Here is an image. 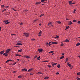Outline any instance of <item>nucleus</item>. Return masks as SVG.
<instances>
[{
	"instance_id": "nucleus-30",
	"label": "nucleus",
	"mask_w": 80,
	"mask_h": 80,
	"mask_svg": "<svg viewBox=\"0 0 80 80\" xmlns=\"http://www.w3.org/2000/svg\"><path fill=\"white\" fill-rule=\"evenodd\" d=\"M8 62H10V59H9V60H7V61H6V63H8Z\"/></svg>"
},
{
	"instance_id": "nucleus-59",
	"label": "nucleus",
	"mask_w": 80,
	"mask_h": 80,
	"mask_svg": "<svg viewBox=\"0 0 80 80\" xmlns=\"http://www.w3.org/2000/svg\"><path fill=\"white\" fill-rule=\"evenodd\" d=\"M37 20H34V22H36V21H37Z\"/></svg>"
},
{
	"instance_id": "nucleus-51",
	"label": "nucleus",
	"mask_w": 80,
	"mask_h": 80,
	"mask_svg": "<svg viewBox=\"0 0 80 80\" xmlns=\"http://www.w3.org/2000/svg\"><path fill=\"white\" fill-rule=\"evenodd\" d=\"M15 47H20V46H15Z\"/></svg>"
},
{
	"instance_id": "nucleus-41",
	"label": "nucleus",
	"mask_w": 80,
	"mask_h": 80,
	"mask_svg": "<svg viewBox=\"0 0 80 80\" xmlns=\"http://www.w3.org/2000/svg\"><path fill=\"white\" fill-rule=\"evenodd\" d=\"M68 65L69 67H71V66H72V65H71V64H68Z\"/></svg>"
},
{
	"instance_id": "nucleus-4",
	"label": "nucleus",
	"mask_w": 80,
	"mask_h": 80,
	"mask_svg": "<svg viewBox=\"0 0 80 80\" xmlns=\"http://www.w3.org/2000/svg\"><path fill=\"white\" fill-rule=\"evenodd\" d=\"M11 51V49H8L6 50V51L7 52V53H8L9 52H10V51Z\"/></svg>"
},
{
	"instance_id": "nucleus-60",
	"label": "nucleus",
	"mask_w": 80,
	"mask_h": 80,
	"mask_svg": "<svg viewBox=\"0 0 80 80\" xmlns=\"http://www.w3.org/2000/svg\"><path fill=\"white\" fill-rule=\"evenodd\" d=\"M75 3L73 2V3H72V5H73V4H75Z\"/></svg>"
},
{
	"instance_id": "nucleus-7",
	"label": "nucleus",
	"mask_w": 80,
	"mask_h": 80,
	"mask_svg": "<svg viewBox=\"0 0 80 80\" xmlns=\"http://www.w3.org/2000/svg\"><path fill=\"white\" fill-rule=\"evenodd\" d=\"M69 5H72V2L71 1H69Z\"/></svg>"
},
{
	"instance_id": "nucleus-35",
	"label": "nucleus",
	"mask_w": 80,
	"mask_h": 80,
	"mask_svg": "<svg viewBox=\"0 0 80 80\" xmlns=\"http://www.w3.org/2000/svg\"><path fill=\"white\" fill-rule=\"evenodd\" d=\"M42 74V72H38L37 73V74Z\"/></svg>"
},
{
	"instance_id": "nucleus-48",
	"label": "nucleus",
	"mask_w": 80,
	"mask_h": 80,
	"mask_svg": "<svg viewBox=\"0 0 80 80\" xmlns=\"http://www.w3.org/2000/svg\"><path fill=\"white\" fill-rule=\"evenodd\" d=\"M24 71H25V72H27V69H25Z\"/></svg>"
},
{
	"instance_id": "nucleus-28",
	"label": "nucleus",
	"mask_w": 80,
	"mask_h": 80,
	"mask_svg": "<svg viewBox=\"0 0 80 80\" xmlns=\"http://www.w3.org/2000/svg\"><path fill=\"white\" fill-rule=\"evenodd\" d=\"M67 61H68V58H66V62H67Z\"/></svg>"
},
{
	"instance_id": "nucleus-19",
	"label": "nucleus",
	"mask_w": 80,
	"mask_h": 80,
	"mask_svg": "<svg viewBox=\"0 0 80 80\" xmlns=\"http://www.w3.org/2000/svg\"><path fill=\"white\" fill-rule=\"evenodd\" d=\"M70 28V27L68 26V27H66V28L65 30H67V29H68Z\"/></svg>"
},
{
	"instance_id": "nucleus-16",
	"label": "nucleus",
	"mask_w": 80,
	"mask_h": 80,
	"mask_svg": "<svg viewBox=\"0 0 80 80\" xmlns=\"http://www.w3.org/2000/svg\"><path fill=\"white\" fill-rule=\"evenodd\" d=\"M64 42H69V40L68 39H66Z\"/></svg>"
},
{
	"instance_id": "nucleus-18",
	"label": "nucleus",
	"mask_w": 80,
	"mask_h": 80,
	"mask_svg": "<svg viewBox=\"0 0 80 80\" xmlns=\"http://www.w3.org/2000/svg\"><path fill=\"white\" fill-rule=\"evenodd\" d=\"M64 56H62L60 58V60L62 59V58H64Z\"/></svg>"
},
{
	"instance_id": "nucleus-55",
	"label": "nucleus",
	"mask_w": 80,
	"mask_h": 80,
	"mask_svg": "<svg viewBox=\"0 0 80 80\" xmlns=\"http://www.w3.org/2000/svg\"><path fill=\"white\" fill-rule=\"evenodd\" d=\"M32 41H34V40H35V39H32Z\"/></svg>"
},
{
	"instance_id": "nucleus-49",
	"label": "nucleus",
	"mask_w": 80,
	"mask_h": 80,
	"mask_svg": "<svg viewBox=\"0 0 80 80\" xmlns=\"http://www.w3.org/2000/svg\"><path fill=\"white\" fill-rule=\"evenodd\" d=\"M44 62H48V61H44Z\"/></svg>"
},
{
	"instance_id": "nucleus-15",
	"label": "nucleus",
	"mask_w": 80,
	"mask_h": 80,
	"mask_svg": "<svg viewBox=\"0 0 80 80\" xmlns=\"http://www.w3.org/2000/svg\"><path fill=\"white\" fill-rule=\"evenodd\" d=\"M46 1H47V0H41V2H45Z\"/></svg>"
},
{
	"instance_id": "nucleus-53",
	"label": "nucleus",
	"mask_w": 80,
	"mask_h": 80,
	"mask_svg": "<svg viewBox=\"0 0 80 80\" xmlns=\"http://www.w3.org/2000/svg\"><path fill=\"white\" fill-rule=\"evenodd\" d=\"M61 46H63V44L62 43V44H61Z\"/></svg>"
},
{
	"instance_id": "nucleus-24",
	"label": "nucleus",
	"mask_w": 80,
	"mask_h": 80,
	"mask_svg": "<svg viewBox=\"0 0 80 80\" xmlns=\"http://www.w3.org/2000/svg\"><path fill=\"white\" fill-rule=\"evenodd\" d=\"M32 68L28 70V72H30V71H32Z\"/></svg>"
},
{
	"instance_id": "nucleus-45",
	"label": "nucleus",
	"mask_w": 80,
	"mask_h": 80,
	"mask_svg": "<svg viewBox=\"0 0 80 80\" xmlns=\"http://www.w3.org/2000/svg\"><path fill=\"white\" fill-rule=\"evenodd\" d=\"M46 45L47 46H48V42H47L46 43Z\"/></svg>"
},
{
	"instance_id": "nucleus-38",
	"label": "nucleus",
	"mask_w": 80,
	"mask_h": 80,
	"mask_svg": "<svg viewBox=\"0 0 80 80\" xmlns=\"http://www.w3.org/2000/svg\"><path fill=\"white\" fill-rule=\"evenodd\" d=\"M58 23H59V24H60V23H61L62 22L60 21L58 22Z\"/></svg>"
},
{
	"instance_id": "nucleus-50",
	"label": "nucleus",
	"mask_w": 80,
	"mask_h": 80,
	"mask_svg": "<svg viewBox=\"0 0 80 80\" xmlns=\"http://www.w3.org/2000/svg\"><path fill=\"white\" fill-rule=\"evenodd\" d=\"M37 55H36L34 57V58H37Z\"/></svg>"
},
{
	"instance_id": "nucleus-34",
	"label": "nucleus",
	"mask_w": 80,
	"mask_h": 80,
	"mask_svg": "<svg viewBox=\"0 0 80 80\" xmlns=\"http://www.w3.org/2000/svg\"><path fill=\"white\" fill-rule=\"evenodd\" d=\"M49 53H53V51H50V52H49Z\"/></svg>"
},
{
	"instance_id": "nucleus-1",
	"label": "nucleus",
	"mask_w": 80,
	"mask_h": 80,
	"mask_svg": "<svg viewBox=\"0 0 80 80\" xmlns=\"http://www.w3.org/2000/svg\"><path fill=\"white\" fill-rule=\"evenodd\" d=\"M23 34H24V36H26V37H28V36H29L28 33H27V32H24L23 33Z\"/></svg>"
},
{
	"instance_id": "nucleus-20",
	"label": "nucleus",
	"mask_w": 80,
	"mask_h": 80,
	"mask_svg": "<svg viewBox=\"0 0 80 80\" xmlns=\"http://www.w3.org/2000/svg\"><path fill=\"white\" fill-rule=\"evenodd\" d=\"M48 45H49V46H50V45H51V42H50L48 44Z\"/></svg>"
},
{
	"instance_id": "nucleus-26",
	"label": "nucleus",
	"mask_w": 80,
	"mask_h": 80,
	"mask_svg": "<svg viewBox=\"0 0 80 80\" xmlns=\"http://www.w3.org/2000/svg\"><path fill=\"white\" fill-rule=\"evenodd\" d=\"M16 63H17V62H14V63L12 64V65H15V64H16Z\"/></svg>"
},
{
	"instance_id": "nucleus-62",
	"label": "nucleus",
	"mask_w": 80,
	"mask_h": 80,
	"mask_svg": "<svg viewBox=\"0 0 80 80\" xmlns=\"http://www.w3.org/2000/svg\"><path fill=\"white\" fill-rule=\"evenodd\" d=\"M38 35L39 36V37H40L41 36V34H39Z\"/></svg>"
},
{
	"instance_id": "nucleus-21",
	"label": "nucleus",
	"mask_w": 80,
	"mask_h": 80,
	"mask_svg": "<svg viewBox=\"0 0 80 80\" xmlns=\"http://www.w3.org/2000/svg\"><path fill=\"white\" fill-rule=\"evenodd\" d=\"M22 52V49L19 50L18 51V52Z\"/></svg>"
},
{
	"instance_id": "nucleus-64",
	"label": "nucleus",
	"mask_w": 80,
	"mask_h": 80,
	"mask_svg": "<svg viewBox=\"0 0 80 80\" xmlns=\"http://www.w3.org/2000/svg\"><path fill=\"white\" fill-rule=\"evenodd\" d=\"M78 57L80 58V56H78Z\"/></svg>"
},
{
	"instance_id": "nucleus-27",
	"label": "nucleus",
	"mask_w": 80,
	"mask_h": 80,
	"mask_svg": "<svg viewBox=\"0 0 80 80\" xmlns=\"http://www.w3.org/2000/svg\"><path fill=\"white\" fill-rule=\"evenodd\" d=\"M57 67H58V68H60V64H58L57 66Z\"/></svg>"
},
{
	"instance_id": "nucleus-25",
	"label": "nucleus",
	"mask_w": 80,
	"mask_h": 80,
	"mask_svg": "<svg viewBox=\"0 0 80 80\" xmlns=\"http://www.w3.org/2000/svg\"><path fill=\"white\" fill-rule=\"evenodd\" d=\"M48 77H46L44 78V79H48Z\"/></svg>"
},
{
	"instance_id": "nucleus-43",
	"label": "nucleus",
	"mask_w": 80,
	"mask_h": 80,
	"mask_svg": "<svg viewBox=\"0 0 80 80\" xmlns=\"http://www.w3.org/2000/svg\"><path fill=\"white\" fill-rule=\"evenodd\" d=\"M73 21L74 22H77V20H73Z\"/></svg>"
},
{
	"instance_id": "nucleus-58",
	"label": "nucleus",
	"mask_w": 80,
	"mask_h": 80,
	"mask_svg": "<svg viewBox=\"0 0 80 80\" xmlns=\"http://www.w3.org/2000/svg\"><path fill=\"white\" fill-rule=\"evenodd\" d=\"M15 34H11V35H14Z\"/></svg>"
},
{
	"instance_id": "nucleus-12",
	"label": "nucleus",
	"mask_w": 80,
	"mask_h": 80,
	"mask_svg": "<svg viewBox=\"0 0 80 80\" xmlns=\"http://www.w3.org/2000/svg\"><path fill=\"white\" fill-rule=\"evenodd\" d=\"M52 24H53V23L51 22H50L48 23V25H52Z\"/></svg>"
},
{
	"instance_id": "nucleus-9",
	"label": "nucleus",
	"mask_w": 80,
	"mask_h": 80,
	"mask_svg": "<svg viewBox=\"0 0 80 80\" xmlns=\"http://www.w3.org/2000/svg\"><path fill=\"white\" fill-rule=\"evenodd\" d=\"M52 45H54V44H57V42H52Z\"/></svg>"
},
{
	"instance_id": "nucleus-29",
	"label": "nucleus",
	"mask_w": 80,
	"mask_h": 80,
	"mask_svg": "<svg viewBox=\"0 0 80 80\" xmlns=\"http://www.w3.org/2000/svg\"><path fill=\"white\" fill-rule=\"evenodd\" d=\"M8 53V52H7L6 51V52L5 53H4L3 54V55H5V54H7Z\"/></svg>"
},
{
	"instance_id": "nucleus-2",
	"label": "nucleus",
	"mask_w": 80,
	"mask_h": 80,
	"mask_svg": "<svg viewBox=\"0 0 80 80\" xmlns=\"http://www.w3.org/2000/svg\"><path fill=\"white\" fill-rule=\"evenodd\" d=\"M4 22L6 24H8V23H10V22H8V20L4 21Z\"/></svg>"
},
{
	"instance_id": "nucleus-10",
	"label": "nucleus",
	"mask_w": 80,
	"mask_h": 80,
	"mask_svg": "<svg viewBox=\"0 0 80 80\" xmlns=\"http://www.w3.org/2000/svg\"><path fill=\"white\" fill-rule=\"evenodd\" d=\"M16 45H22V44L18 42V43L16 44Z\"/></svg>"
},
{
	"instance_id": "nucleus-56",
	"label": "nucleus",
	"mask_w": 80,
	"mask_h": 80,
	"mask_svg": "<svg viewBox=\"0 0 80 80\" xmlns=\"http://www.w3.org/2000/svg\"><path fill=\"white\" fill-rule=\"evenodd\" d=\"M39 25H40V26H41L42 25V23L39 24Z\"/></svg>"
},
{
	"instance_id": "nucleus-31",
	"label": "nucleus",
	"mask_w": 80,
	"mask_h": 80,
	"mask_svg": "<svg viewBox=\"0 0 80 80\" xmlns=\"http://www.w3.org/2000/svg\"><path fill=\"white\" fill-rule=\"evenodd\" d=\"M18 78H22V76H19L18 77Z\"/></svg>"
},
{
	"instance_id": "nucleus-32",
	"label": "nucleus",
	"mask_w": 80,
	"mask_h": 80,
	"mask_svg": "<svg viewBox=\"0 0 80 80\" xmlns=\"http://www.w3.org/2000/svg\"><path fill=\"white\" fill-rule=\"evenodd\" d=\"M1 7H2V8H3L5 7V6L2 5H1Z\"/></svg>"
},
{
	"instance_id": "nucleus-11",
	"label": "nucleus",
	"mask_w": 80,
	"mask_h": 80,
	"mask_svg": "<svg viewBox=\"0 0 80 80\" xmlns=\"http://www.w3.org/2000/svg\"><path fill=\"white\" fill-rule=\"evenodd\" d=\"M40 3H41V2H37L35 3V5H38Z\"/></svg>"
},
{
	"instance_id": "nucleus-14",
	"label": "nucleus",
	"mask_w": 80,
	"mask_h": 80,
	"mask_svg": "<svg viewBox=\"0 0 80 80\" xmlns=\"http://www.w3.org/2000/svg\"><path fill=\"white\" fill-rule=\"evenodd\" d=\"M56 64H57V63H54L52 64V66H54V65H56Z\"/></svg>"
},
{
	"instance_id": "nucleus-5",
	"label": "nucleus",
	"mask_w": 80,
	"mask_h": 80,
	"mask_svg": "<svg viewBox=\"0 0 80 80\" xmlns=\"http://www.w3.org/2000/svg\"><path fill=\"white\" fill-rule=\"evenodd\" d=\"M4 52H5V51L3 50L0 52V53L1 54V55H2V54L4 53Z\"/></svg>"
},
{
	"instance_id": "nucleus-8",
	"label": "nucleus",
	"mask_w": 80,
	"mask_h": 80,
	"mask_svg": "<svg viewBox=\"0 0 80 80\" xmlns=\"http://www.w3.org/2000/svg\"><path fill=\"white\" fill-rule=\"evenodd\" d=\"M25 57H26L27 58H30V57L28 56H24Z\"/></svg>"
},
{
	"instance_id": "nucleus-40",
	"label": "nucleus",
	"mask_w": 80,
	"mask_h": 80,
	"mask_svg": "<svg viewBox=\"0 0 80 80\" xmlns=\"http://www.w3.org/2000/svg\"><path fill=\"white\" fill-rule=\"evenodd\" d=\"M78 75H80V72H78L77 73Z\"/></svg>"
},
{
	"instance_id": "nucleus-52",
	"label": "nucleus",
	"mask_w": 80,
	"mask_h": 80,
	"mask_svg": "<svg viewBox=\"0 0 80 80\" xmlns=\"http://www.w3.org/2000/svg\"><path fill=\"white\" fill-rule=\"evenodd\" d=\"M77 80H80V78H79L77 79Z\"/></svg>"
},
{
	"instance_id": "nucleus-13",
	"label": "nucleus",
	"mask_w": 80,
	"mask_h": 80,
	"mask_svg": "<svg viewBox=\"0 0 80 80\" xmlns=\"http://www.w3.org/2000/svg\"><path fill=\"white\" fill-rule=\"evenodd\" d=\"M16 56H17L18 57H21V55H20L18 54H15Z\"/></svg>"
},
{
	"instance_id": "nucleus-46",
	"label": "nucleus",
	"mask_w": 80,
	"mask_h": 80,
	"mask_svg": "<svg viewBox=\"0 0 80 80\" xmlns=\"http://www.w3.org/2000/svg\"><path fill=\"white\" fill-rule=\"evenodd\" d=\"M19 24H20V25H23V23L21 22V23H19Z\"/></svg>"
},
{
	"instance_id": "nucleus-3",
	"label": "nucleus",
	"mask_w": 80,
	"mask_h": 80,
	"mask_svg": "<svg viewBox=\"0 0 80 80\" xmlns=\"http://www.w3.org/2000/svg\"><path fill=\"white\" fill-rule=\"evenodd\" d=\"M42 51H43V49H39L38 50V51L39 53L42 52Z\"/></svg>"
},
{
	"instance_id": "nucleus-37",
	"label": "nucleus",
	"mask_w": 80,
	"mask_h": 80,
	"mask_svg": "<svg viewBox=\"0 0 80 80\" xmlns=\"http://www.w3.org/2000/svg\"><path fill=\"white\" fill-rule=\"evenodd\" d=\"M44 15V14H42L41 15H40V17H43V16Z\"/></svg>"
},
{
	"instance_id": "nucleus-6",
	"label": "nucleus",
	"mask_w": 80,
	"mask_h": 80,
	"mask_svg": "<svg viewBox=\"0 0 80 80\" xmlns=\"http://www.w3.org/2000/svg\"><path fill=\"white\" fill-rule=\"evenodd\" d=\"M72 22L71 21H69L68 22V25H72Z\"/></svg>"
},
{
	"instance_id": "nucleus-54",
	"label": "nucleus",
	"mask_w": 80,
	"mask_h": 80,
	"mask_svg": "<svg viewBox=\"0 0 80 80\" xmlns=\"http://www.w3.org/2000/svg\"><path fill=\"white\" fill-rule=\"evenodd\" d=\"M78 23H80V21H78Z\"/></svg>"
},
{
	"instance_id": "nucleus-42",
	"label": "nucleus",
	"mask_w": 80,
	"mask_h": 80,
	"mask_svg": "<svg viewBox=\"0 0 80 80\" xmlns=\"http://www.w3.org/2000/svg\"><path fill=\"white\" fill-rule=\"evenodd\" d=\"M56 75H58L59 74V72H57L56 73Z\"/></svg>"
},
{
	"instance_id": "nucleus-61",
	"label": "nucleus",
	"mask_w": 80,
	"mask_h": 80,
	"mask_svg": "<svg viewBox=\"0 0 80 80\" xmlns=\"http://www.w3.org/2000/svg\"><path fill=\"white\" fill-rule=\"evenodd\" d=\"M6 8H8L9 7L7 6L6 7Z\"/></svg>"
},
{
	"instance_id": "nucleus-39",
	"label": "nucleus",
	"mask_w": 80,
	"mask_h": 80,
	"mask_svg": "<svg viewBox=\"0 0 80 80\" xmlns=\"http://www.w3.org/2000/svg\"><path fill=\"white\" fill-rule=\"evenodd\" d=\"M4 55H5V57H7L8 56V54H5Z\"/></svg>"
},
{
	"instance_id": "nucleus-22",
	"label": "nucleus",
	"mask_w": 80,
	"mask_h": 80,
	"mask_svg": "<svg viewBox=\"0 0 80 80\" xmlns=\"http://www.w3.org/2000/svg\"><path fill=\"white\" fill-rule=\"evenodd\" d=\"M80 45V43H77L76 44V46H79V45Z\"/></svg>"
},
{
	"instance_id": "nucleus-36",
	"label": "nucleus",
	"mask_w": 80,
	"mask_h": 80,
	"mask_svg": "<svg viewBox=\"0 0 80 80\" xmlns=\"http://www.w3.org/2000/svg\"><path fill=\"white\" fill-rule=\"evenodd\" d=\"M75 11H76V9H74L73 11L74 13H75Z\"/></svg>"
},
{
	"instance_id": "nucleus-47",
	"label": "nucleus",
	"mask_w": 80,
	"mask_h": 80,
	"mask_svg": "<svg viewBox=\"0 0 80 80\" xmlns=\"http://www.w3.org/2000/svg\"><path fill=\"white\" fill-rule=\"evenodd\" d=\"M25 68H24L22 69V71H25Z\"/></svg>"
},
{
	"instance_id": "nucleus-17",
	"label": "nucleus",
	"mask_w": 80,
	"mask_h": 80,
	"mask_svg": "<svg viewBox=\"0 0 80 80\" xmlns=\"http://www.w3.org/2000/svg\"><path fill=\"white\" fill-rule=\"evenodd\" d=\"M59 38V36H58L54 37V38Z\"/></svg>"
},
{
	"instance_id": "nucleus-63",
	"label": "nucleus",
	"mask_w": 80,
	"mask_h": 80,
	"mask_svg": "<svg viewBox=\"0 0 80 80\" xmlns=\"http://www.w3.org/2000/svg\"><path fill=\"white\" fill-rule=\"evenodd\" d=\"M62 55H64V53H62Z\"/></svg>"
},
{
	"instance_id": "nucleus-23",
	"label": "nucleus",
	"mask_w": 80,
	"mask_h": 80,
	"mask_svg": "<svg viewBox=\"0 0 80 80\" xmlns=\"http://www.w3.org/2000/svg\"><path fill=\"white\" fill-rule=\"evenodd\" d=\"M40 58V56H39L37 58L38 60H40V59H39Z\"/></svg>"
},
{
	"instance_id": "nucleus-57",
	"label": "nucleus",
	"mask_w": 80,
	"mask_h": 80,
	"mask_svg": "<svg viewBox=\"0 0 80 80\" xmlns=\"http://www.w3.org/2000/svg\"><path fill=\"white\" fill-rule=\"evenodd\" d=\"M67 65H69V62H67Z\"/></svg>"
},
{
	"instance_id": "nucleus-44",
	"label": "nucleus",
	"mask_w": 80,
	"mask_h": 80,
	"mask_svg": "<svg viewBox=\"0 0 80 80\" xmlns=\"http://www.w3.org/2000/svg\"><path fill=\"white\" fill-rule=\"evenodd\" d=\"M42 33V31H40L39 32L38 34H41Z\"/></svg>"
},
{
	"instance_id": "nucleus-33",
	"label": "nucleus",
	"mask_w": 80,
	"mask_h": 80,
	"mask_svg": "<svg viewBox=\"0 0 80 80\" xmlns=\"http://www.w3.org/2000/svg\"><path fill=\"white\" fill-rule=\"evenodd\" d=\"M48 67H49V68H50V67H52V66H50V65H48Z\"/></svg>"
}]
</instances>
